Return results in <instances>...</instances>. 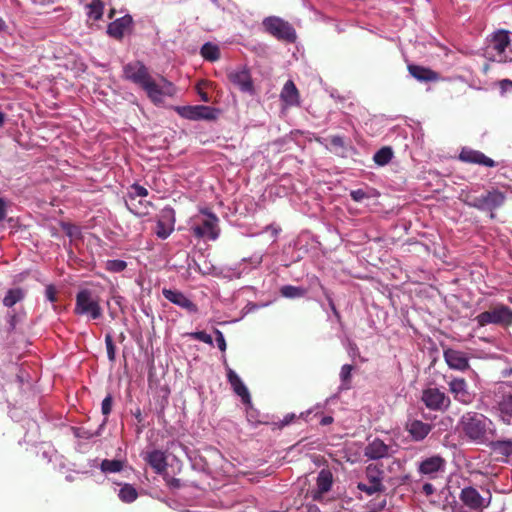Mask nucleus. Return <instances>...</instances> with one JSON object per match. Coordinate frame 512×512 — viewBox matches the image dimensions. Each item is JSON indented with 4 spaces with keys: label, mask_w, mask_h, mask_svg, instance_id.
<instances>
[{
    "label": "nucleus",
    "mask_w": 512,
    "mask_h": 512,
    "mask_svg": "<svg viewBox=\"0 0 512 512\" xmlns=\"http://www.w3.org/2000/svg\"><path fill=\"white\" fill-rule=\"evenodd\" d=\"M485 56L491 61L512 62V40L507 30L501 29L491 35Z\"/></svg>",
    "instance_id": "nucleus-1"
},
{
    "label": "nucleus",
    "mask_w": 512,
    "mask_h": 512,
    "mask_svg": "<svg viewBox=\"0 0 512 512\" xmlns=\"http://www.w3.org/2000/svg\"><path fill=\"white\" fill-rule=\"evenodd\" d=\"M464 434L473 441H485L491 431L492 422L477 412L465 413L460 421Z\"/></svg>",
    "instance_id": "nucleus-2"
},
{
    "label": "nucleus",
    "mask_w": 512,
    "mask_h": 512,
    "mask_svg": "<svg viewBox=\"0 0 512 512\" xmlns=\"http://www.w3.org/2000/svg\"><path fill=\"white\" fill-rule=\"evenodd\" d=\"M506 200V196L503 192L492 189L487 191L485 194L477 196L473 193H468L465 196L464 202L469 207L476 208L481 211H490V217L494 218V210L500 208Z\"/></svg>",
    "instance_id": "nucleus-3"
},
{
    "label": "nucleus",
    "mask_w": 512,
    "mask_h": 512,
    "mask_svg": "<svg viewBox=\"0 0 512 512\" xmlns=\"http://www.w3.org/2000/svg\"><path fill=\"white\" fill-rule=\"evenodd\" d=\"M201 213L205 218L194 220L190 228L192 234L198 239L216 240L220 233L218 217L207 209L201 210Z\"/></svg>",
    "instance_id": "nucleus-4"
},
{
    "label": "nucleus",
    "mask_w": 512,
    "mask_h": 512,
    "mask_svg": "<svg viewBox=\"0 0 512 512\" xmlns=\"http://www.w3.org/2000/svg\"><path fill=\"white\" fill-rule=\"evenodd\" d=\"M475 320L480 327L489 324L509 327L512 325V309L502 303H498L489 310L478 314Z\"/></svg>",
    "instance_id": "nucleus-5"
},
{
    "label": "nucleus",
    "mask_w": 512,
    "mask_h": 512,
    "mask_svg": "<svg viewBox=\"0 0 512 512\" xmlns=\"http://www.w3.org/2000/svg\"><path fill=\"white\" fill-rule=\"evenodd\" d=\"M74 313L76 315H87L91 319L102 317V308L99 298L93 295L89 289H82L76 294Z\"/></svg>",
    "instance_id": "nucleus-6"
},
{
    "label": "nucleus",
    "mask_w": 512,
    "mask_h": 512,
    "mask_svg": "<svg viewBox=\"0 0 512 512\" xmlns=\"http://www.w3.org/2000/svg\"><path fill=\"white\" fill-rule=\"evenodd\" d=\"M365 476L367 483L359 482L357 485V488L360 491L365 492L369 496L385 491V486L383 484L384 471L382 469V465L369 464L366 467Z\"/></svg>",
    "instance_id": "nucleus-7"
},
{
    "label": "nucleus",
    "mask_w": 512,
    "mask_h": 512,
    "mask_svg": "<svg viewBox=\"0 0 512 512\" xmlns=\"http://www.w3.org/2000/svg\"><path fill=\"white\" fill-rule=\"evenodd\" d=\"M265 31L281 41L295 42L297 36L290 23L279 17H267L263 21Z\"/></svg>",
    "instance_id": "nucleus-8"
},
{
    "label": "nucleus",
    "mask_w": 512,
    "mask_h": 512,
    "mask_svg": "<svg viewBox=\"0 0 512 512\" xmlns=\"http://www.w3.org/2000/svg\"><path fill=\"white\" fill-rule=\"evenodd\" d=\"M141 88L153 103H161L164 96L171 97L176 93L174 84L164 77H161L160 83H157L151 76Z\"/></svg>",
    "instance_id": "nucleus-9"
},
{
    "label": "nucleus",
    "mask_w": 512,
    "mask_h": 512,
    "mask_svg": "<svg viewBox=\"0 0 512 512\" xmlns=\"http://www.w3.org/2000/svg\"><path fill=\"white\" fill-rule=\"evenodd\" d=\"M177 113L189 120H215L217 118V110L204 105L195 106H179L176 107Z\"/></svg>",
    "instance_id": "nucleus-10"
},
{
    "label": "nucleus",
    "mask_w": 512,
    "mask_h": 512,
    "mask_svg": "<svg viewBox=\"0 0 512 512\" xmlns=\"http://www.w3.org/2000/svg\"><path fill=\"white\" fill-rule=\"evenodd\" d=\"M175 212L172 208H164L161 210L156 223L155 234L160 239H166L174 231Z\"/></svg>",
    "instance_id": "nucleus-11"
},
{
    "label": "nucleus",
    "mask_w": 512,
    "mask_h": 512,
    "mask_svg": "<svg viewBox=\"0 0 512 512\" xmlns=\"http://www.w3.org/2000/svg\"><path fill=\"white\" fill-rule=\"evenodd\" d=\"M422 401L430 410H442L450 404L449 398L438 388H428L422 393Z\"/></svg>",
    "instance_id": "nucleus-12"
},
{
    "label": "nucleus",
    "mask_w": 512,
    "mask_h": 512,
    "mask_svg": "<svg viewBox=\"0 0 512 512\" xmlns=\"http://www.w3.org/2000/svg\"><path fill=\"white\" fill-rule=\"evenodd\" d=\"M162 294L165 299L186 310L190 314H196L198 312V306L192 302L183 292L178 290H172L168 288L162 289Z\"/></svg>",
    "instance_id": "nucleus-13"
},
{
    "label": "nucleus",
    "mask_w": 512,
    "mask_h": 512,
    "mask_svg": "<svg viewBox=\"0 0 512 512\" xmlns=\"http://www.w3.org/2000/svg\"><path fill=\"white\" fill-rule=\"evenodd\" d=\"M229 81L237 86L242 92L253 94L254 85L249 70L245 67L233 70L228 73Z\"/></svg>",
    "instance_id": "nucleus-14"
},
{
    "label": "nucleus",
    "mask_w": 512,
    "mask_h": 512,
    "mask_svg": "<svg viewBox=\"0 0 512 512\" xmlns=\"http://www.w3.org/2000/svg\"><path fill=\"white\" fill-rule=\"evenodd\" d=\"M460 500L463 502L465 506L472 510H479L484 507H488L491 501V496L488 498V501L485 502V499L479 494V492L473 487H465L461 490Z\"/></svg>",
    "instance_id": "nucleus-15"
},
{
    "label": "nucleus",
    "mask_w": 512,
    "mask_h": 512,
    "mask_svg": "<svg viewBox=\"0 0 512 512\" xmlns=\"http://www.w3.org/2000/svg\"><path fill=\"white\" fill-rule=\"evenodd\" d=\"M443 357L451 369L465 371L470 367L469 359L466 353L462 351L446 348L443 351Z\"/></svg>",
    "instance_id": "nucleus-16"
},
{
    "label": "nucleus",
    "mask_w": 512,
    "mask_h": 512,
    "mask_svg": "<svg viewBox=\"0 0 512 512\" xmlns=\"http://www.w3.org/2000/svg\"><path fill=\"white\" fill-rule=\"evenodd\" d=\"M124 73L127 79L140 87L151 77L147 67L140 61L127 64Z\"/></svg>",
    "instance_id": "nucleus-17"
},
{
    "label": "nucleus",
    "mask_w": 512,
    "mask_h": 512,
    "mask_svg": "<svg viewBox=\"0 0 512 512\" xmlns=\"http://www.w3.org/2000/svg\"><path fill=\"white\" fill-rule=\"evenodd\" d=\"M499 415L502 421L507 424H512V384L507 383L506 388L501 392V398L498 401Z\"/></svg>",
    "instance_id": "nucleus-18"
},
{
    "label": "nucleus",
    "mask_w": 512,
    "mask_h": 512,
    "mask_svg": "<svg viewBox=\"0 0 512 512\" xmlns=\"http://www.w3.org/2000/svg\"><path fill=\"white\" fill-rule=\"evenodd\" d=\"M446 460L440 455H434L422 460L419 463L418 471L430 478H435L438 472L445 470Z\"/></svg>",
    "instance_id": "nucleus-19"
},
{
    "label": "nucleus",
    "mask_w": 512,
    "mask_h": 512,
    "mask_svg": "<svg viewBox=\"0 0 512 512\" xmlns=\"http://www.w3.org/2000/svg\"><path fill=\"white\" fill-rule=\"evenodd\" d=\"M224 364L227 371V380L231 385L234 393L241 398L244 404L250 405L251 396L247 387L242 382L241 378L236 374V372L233 369H231L226 362Z\"/></svg>",
    "instance_id": "nucleus-20"
},
{
    "label": "nucleus",
    "mask_w": 512,
    "mask_h": 512,
    "mask_svg": "<svg viewBox=\"0 0 512 512\" xmlns=\"http://www.w3.org/2000/svg\"><path fill=\"white\" fill-rule=\"evenodd\" d=\"M459 160L465 163L478 164L486 167H495L496 162L487 157L484 153L468 147L462 148L459 154Z\"/></svg>",
    "instance_id": "nucleus-21"
},
{
    "label": "nucleus",
    "mask_w": 512,
    "mask_h": 512,
    "mask_svg": "<svg viewBox=\"0 0 512 512\" xmlns=\"http://www.w3.org/2000/svg\"><path fill=\"white\" fill-rule=\"evenodd\" d=\"M133 26L131 15H125L111 22L107 27V33L116 40H122L125 33L129 32Z\"/></svg>",
    "instance_id": "nucleus-22"
},
{
    "label": "nucleus",
    "mask_w": 512,
    "mask_h": 512,
    "mask_svg": "<svg viewBox=\"0 0 512 512\" xmlns=\"http://www.w3.org/2000/svg\"><path fill=\"white\" fill-rule=\"evenodd\" d=\"M405 430L409 433L414 441L419 442L428 436L432 430V425L417 419H412L406 422Z\"/></svg>",
    "instance_id": "nucleus-23"
},
{
    "label": "nucleus",
    "mask_w": 512,
    "mask_h": 512,
    "mask_svg": "<svg viewBox=\"0 0 512 512\" xmlns=\"http://www.w3.org/2000/svg\"><path fill=\"white\" fill-rule=\"evenodd\" d=\"M391 447L385 444L381 439L375 438L369 442L364 449V456L372 459L379 460L390 455Z\"/></svg>",
    "instance_id": "nucleus-24"
},
{
    "label": "nucleus",
    "mask_w": 512,
    "mask_h": 512,
    "mask_svg": "<svg viewBox=\"0 0 512 512\" xmlns=\"http://www.w3.org/2000/svg\"><path fill=\"white\" fill-rule=\"evenodd\" d=\"M411 76L419 82H436L440 79L439 73L436 71L416 64H409L407 67Z\"/></svg>",
    "instance_id": "nucleus-25"
},
{
    "label": "nucleus",
    "mask_w": 512,
    "mask_h": 512,
    "mask_svg": "<svg viewBox=\"0 0 512 512\" xmlns=\"http://www.w3.org/2000/svg\"><path fill=\"white\" fill-rule=\"evenodd\" d=\"M280 99L286 106H298L300 104V94L292 80H288L280 93Z\"/></svg>",
    "instance_id": "nucleus-26"
},
{
    "label": "nucleus",
    "mask_w": 512,
    "mask_h": 512,
    "mask_svg": "<svg viewBox=\"0 0 512 512\" xmlns=\"http://www.w3.org/2000/svg\"><path fill=\"white\" fill-rule=\"evenodd\" d=\"M449 388L457 401L465 404L471 402V395L467 390V383L463 378H455L450 381Z\"/></svg>",
    "instance_id": "nucleus-27"
},
{
    "label": "nucleus",
    "mask_w": 512,
    "mask_h": 512,
    "mask_svg": "<svg viewBox=\"0 0 512 512\" xmlns=\"http://www.w3.org/2000/svg\"><path fill=\"white\" fill-rule=\"evenodd\" d=\"M145 460L157 474H163L167 470V456L161 450H153L147 453Z\"/></svg>",
    "instance_id": "nucleus-28"
},
{
    "label": "nucleus",
    "mask_w": 512,
    "mask_h": 512,
    "mask_svg": "<svg viewBox=\"0 0 512 512\" xmlns=\"http://www.w3.org/2000/svg\"><path fill=\"white\" fill-rule=\"evenodd\" d=\"M332 474L330 471L321 470L317 477V493L324 494L331 489L332 486Z\"/></svg>",
    "instance_id": "nucleus-29"
},
{
    "label": "nucleus",
    "mask_w": 512,
    "mask_h": 512,
    "mask_svg": "<svg viewBox=\"0 0 512 512\" xmlns=\"http://www.w3.org/2000/svg\"><path fill=\"white\" fill-rule=\"evenodd\" d=\"M492 451L503 457L512 455V440H498L490 443Z\"/></svg>",
    "instance_id": "nucleus-30"
},
{
    "label": "nucleus",
    "mask_w": 512,
    "mask_h": 512,
    "mask_svg": "<svg viewBox=\"0 0 512 512\" xmlns=\"http://www.w3.org/2000/svg\"><path fill=\"white\" fill-rule=\"evenodd\" d=\"M148 202L143 203L141 200L135 199L133 196H128L126 200L127 208L135 215L142 216L147 214Z\"/></svg>",
    "instance_id": "nucleus-31"
},
{
    "label": "nucleus",
    "mask_w": 512,
    "mask_h": 512,
    "mask_svg": "<svg viewBox=\"0 0 512 512\" xmlns=\"http://www.w3.org/2000/svg\"><path fill=\"white\" fill-rule=\"evenodd\" d=\"M200 54L205 60L214 62L220 58V49L217 45L207 42L201 47Z\"/></svg>",
    "instance_id": "nucleus-32"
},
{
    "label": "nucleus",
    "mask_w": 512,
    "mask_h": 512,
    "mask_svg": "<svg viewBox=\"0 0 512 512\" xmlns=\"http://www.w3.org/2000/svg\"><path fill=\"white\" fill-rule=\"evenodd\" d=\"M25 297V292L21 288H14L7 291L3 304L6 307H12L19 301L23 300Z\"/></svg>",
    "instance_id": "nucleus-33"
},
{
    "label": "nucleus",
    "mask_w": 512,
    "mask_h": 512,
    "mask_svg": "<svg viewBox=\"0 0 512 512\" xmlns=\"http://www.w3.org/2000/svg\"><path fill=\"white\" fill-rule=\"evenodd\" d=\"M393 157V151L391 147L385 146L379 149L373 156L374 162L379 166L388 164Z\"/></svg>",
    "instance_id": "nucleus-34"
},
{
    "label": "nucleus",
    "mask_w": 512,
    "mask_h": 512,
    "mask_svg": "<svg viewBox=\"0 0 512 512\" xmlns=\"http://www.w3.org/2000/svg\"><path fill=\"white\" fill-rule=\"evenodd\" d=\"M120 500L125 503H132L138 497L137 490L130 484H124L118 494Z\"/></svg>",
    "instance_id": "nucleus-35"
},
{
    "label": "nucleus",
    "mask_w": 512,
    "mask_h": 512,
    "mask_svg": "<svg viewBox=\"0 0 512 512\" xmlns=\"http://www.w3.org/2000/svg\"><path fill=\"white\" fill-rule=\"evenodd\" d=\"M87 15L94 21L100 20L103 15L104 5L101 0H92L87 6Z\"/></svg>",
    "instance_id": "nucleus-36"
},
{
    "label": "nucleus",
    "mask_w": 512,
    "mask_h": 512,
    "mask_svg": "<svg viewBox=\"0 0 512 512\" xmlns=\"http://www.w3.org/2000/svg\"><path fill=\"white\" fill-rule=\"evenodd\" d=\"M354 370V366L350 364H345L341 367L340 370V380H341V389L348 390L351 388V379H352V371Z\"/></svg>",
    "instance_id": "nucleus-37"
},
{
    "label": "nucleus",
    "mask_w": 512,
    "mask_h": 512,
    "mask_svg": "<svg viewBox=\"0 0 512 512\" xmlns=\"http://www.w3.org/2000/svg\"><path fill=\"white\" fill-rule=\"evenodd\" d=\"M280 293L285 298H300L306 294V290L302 287L285 285L281 287Z\"/></svg>",
    "instance_id": "nucleus-38"
},
{
    "label": "nucleus",
    "mask_w": 512,
    "mask_h": 512,
    "mask_svg": "<svg viewBox=\"0 0 512 512\" xmlns=\"http://www.w3.org/2000/svg\"><path fill=\"white\" fill-rule=\"evenodd\" d=\"M100 468H101L102 472H104V473L120 472L123 469V461L116 460V459H113V460L104 459L101 462Z\"/></svg>",
    "instance_id": "nucleus-39"
},
{
    "label": "nucleus",
    "mask_w": 512,
    "mask_h": 512,
    "mask_svg": "<svg viewBox=\"0 0 512 512\" xmlns=\"http://www.w3.org/2000/svg\"><path fill=\"white\" fill-rule=\"evenodd\" d=\"M127 268V262L124 260L114 259L105 262V269L111 273H120Z\"/></svg>",
    "instance_id": "nucleus-40"
},
{
    "label": "nucleus",
    "mask_w": 512,
    "mask_h": 512,
    "mask_svg": "<svg viewBox=\"0 0 512 512\" xmlns=\"http://www.w3.org/2000/svg\"><path fill=\"white\" fill-rule=\"evenodd\" d=\"M105 344L107 350V356L110 362H115L116 359V347L113 342V337L110 333L105 335Z\"/></svg>",
    "instance_id": "nucleus-41"
},
{
    "label": "nucleus",
    "mask_w": 512,
    "mask_h": 512,
    "mask_svg": "<svg viewBox=\"0 0 512 512\" xmlns=\"http://www.w3.org/2000/svg\"><path fill=\"white\" fill-rule=\"evenodd\" d=\"M112 405H113V397L111 394H108L102 401L101 404V412L105 416V419L103 421V424L107 422V417L112 411Z\"/></svg>",
    "instance_id": "nucleus-42"
},
{
    "label": "nucleus",
    "mask_w": 512,
    "mask_h": 512,
    "mask_svg": "<svg viewBox=\"0 0 512 512\" xmlns=\"http://www.w3.org/2000/svg\"><path fill=\"white\" fill-rule=\"evenodd\" d=\"M147 195L148 190L145 187L136 183L131 185L130 191L128 192V196H133L135 197V199H137V197H146Z\"/></svg>",
    "instance_id": "nucleus-43"
},
{
    "label": "nucleus",
    "mask_w": 512,
    "mask_h": 512,
    "mask_svg": "<svg viewBox=\"0 0 512 512\" xmlns=\"http://www.w3.org/2000/svg\"><path fill=\"white\" fill-rule=\"evenodd\" d=\"M190 337L195 340L209 344V345L213 344L212 337L209 334H207L205 331L192 332V333H190Z\"/></svg>",
    "instance_id": "nucleus-44"
},
{
    "label": "nucleus",
    "mask_w": 512,
    "mask_h": 512,
    "mask_svg": "<svg viewBox=\"0 0 512 512\" xmlns=\"http://www.w3.org/2000/svg\"><path fill=\"white\" fill-rule=\"evenodd\" d=\"M214 333H215V336H216V342H217L218 348L222 352H224L226 350L227 345H226V341H225L223 333L220 330H218V329H215Z\"/></svg>",
    "instance_id": "nucleus-45"
},
{
    "label": "nucleus",
    "mask_w": 512,
    "mask_h": 512,
    "mask_svg": "<svg viewBox=\"0 0 512 512\" xmlns=\"http://www.w3.org/2000/svg\"><path fill=\"white\" fill-rule=\"evenodd\" d=\"M350 196L356 202H361L368 198L367 193L363 189L352 190L350 192Z\"/></svg>",
    "instance_id": "nucleus-46"
},
{
    "label": "nucleus",
    "mask_w": 512,
    "mask_h": 512,
    "mask_svg": "<svg viewBox=\"0 0 512 512\" xmlns=\"http://www.w3.org/2000/svg\"><path fill=\"white\" fill-rule=\"evenodd\" d=\"M324 294H325V297H326V299L328 301V304H329V307H330L331 311L333 312V314L336 317V319L338 321H340L341 320V315H340L339 311L337 310L331 295L329 294L328 291H324Z\"/></svg>",
    "instance_id": "nucleus-47"
},
{
    "label": "nucleus",
    "mask_w": 512,
    "mask_h": 512,
    "mask_svg": "<svg viewBox=\"0 0 512 512\" xmlns=\"http://www.w3.org/2000/svg\"><path fill=\"white\" fill-rule=\"evenodd\" d=\"M45 295H46V298L50 302L57 301V292H56V289L54 288V286H52V285L47 286L46 290H45Z\"/></svg>",
    "instance_id": "nucleus-48"
},
{
    "label": "nucleus",
    "mask_w": 512,
    "mask_h": 512,
    "mask_svg": "<svg viewBox=\"0 0 512 512\" xmlns=\"http://www.w3.org/2000/svg\"><path fill=\"white\" fill-rule=\"evenodd\" d=\"M330 143L333 147L336 148H344L345 146L343 137L339 135L332 136L330 139Z\"/></svg>",
    "instance_id": "nucleus-49"
},
{
    "label": "nucleus",
    "mask_w": 512,
    "mask_h": 512,
    "mask_svg": "<svg viewBox=\"0 0 512 512\" xmlns=\"http://www.w3.org/2000/svg\"><path fill=\"white\" fill-rule=\"evenodd\" d=\"M7 214V202L4 198L0 197V222L6 218Z\"/></svg>",
    "instance_id": "nucleus-50"
},
{
    "label": "nucleus",
    "mask_w": 512,
    "mask_h": 512,
    "mask_svg": "<svg viewBox=\"0 0 512 512\" xmlns=\"http://www.w3.org/2000/svg\"><path fill=\"white\" fill-rule=\"evenodd\" d=\"M167 484L170 486V487H173V488H179L181 486V482H180V479L178 478H169L167 480Z\"/></svg>",
    "instance_id": "nucleus-51"
},
{
    "label": "nucleus",
    "mask_w": 512,
    "mask_h": 512,
    "mask_svg": "<svg viewBox=\"0 0 512 512\" xmlns=\"http://www.w3.org/2000/svg\"><path fill=\"white\" fill-rule=\"evenodd\" d=\"M200 85H201L200 83L197 85V89H198V94H199L201 100L203 102H209L210 98H209L208 94L206 92L202 91Z\"/></svg>",
    "instance_id": "nucleus-52"
},
{
    "label": "nucleus",
    "mask_w": 512,
    "mask_h": 512,
    "mask_svg": "<svg viewBox=\"0 0 512 512\" xmlns=\"http://www.w3.org/2000/svg\"><path fill=\"white\" fill-rule=\"evenodd\" d=\"M423 492L426 494V495H431L434 493V487L432 484L430 483H425L423 485Z\"/></svg>",
    "instance_id": "nucleus-53"
},
{
    "label": "nucleus",
    "mask_w": 512,
    "mask_h": 512,
    "mask_svg": "<svg viewBox=\"0 0 512 512\" xmlns=\"http://www.w3.org/2000/svg\"><path fill=\"white\" fill-rule=\"evenodd\" d=\"M295 414H288L282 420V426L290 424L295 419Z\"/></svg>",
    "instance_id": "nucleus-54"
},
{
    "label": "nucleus",
    "mask_w": 512,
    "mask_h": 512,
    "mask_svg": "<svg viewBox=\"0 0 512 512\" xmlns=\"http://www.w3.org/2000/svg\"><path fill=\"white\" fill-rule=\"evenodd\" d=\"M333 422V417L331 416H324L321 421H320V424L323 425V426H326V425H329Z\"/></svg>",
    "instance_id": "nucleus-55"
},
{
    "label": "nucleus",
    "mask_w": 512,
    "mask_h": 512,
    "mask_svg": "<svg viewBox=\"0 0 512 512\" xmlns=\"http://www.w3.org/2000/svg\"><path fill=\"white\" fill-rule=\"evenodd\" d=\"M32 1H33V3L38 4V5H42V6L55 2V0H32Z\"/></svg>",
    "instance_id": "nucleus-56"
},
{
    "label": "nucleus",
    "mask_w": 512,
    "mask_h": 512,
    "mask_svg": "<svg viewBox=\"0 0 512 512\" xmlns=\"http://www.w3.org/2000/svg\"><path fill=\"white\" fill-rule=\"evenodd\" d=\"M500 85L501 87L504 89L506 86H511L512 87V81L509 80V79H503L500 81Z\"/></svg>",
    "instance_id": "nucleus-57"
},
{
    "label": "nucleus",
    "mask_w": 512,
    "mask_h": 512,
    "mask_svg": "<svg viewBox=\"0 0 512 512\" xmlns=\"http://www.w3.org/2000/svg\"><path fill=\"white\" fill-rule=\"evenodd\" d=\"M6 29H7V25H6L5 21L2 18H0V33L6 31Z\"/></svg>",
    "instance_id": "nucleus-58"
},
{
    "label": "nucleus",
    "mask_w": 512,
    "mask_h": 512,
    "mask_svg": "<svg viewBox=\"0 0 512 512\" xmlns=\"http://www.w3.org/2000/svg\"><path fill=\"white\" fill-rule=\"evenodd\" d=\"M5 122V114L3 112H0V127L3 126Z\"/></svg>",
    "instance_id": "nucleus-59"
},
{
    "label": "nucleus",
    "mask_w": 512,
    "mask_h": 512,
    "mask_svg": "<svg viewBox=\"0 0 512 512\" xmlns=\"http://www.w3.org/2000/svg\"><path fill=\"white\" fill-rule=\"evenodd\" d=\"M135 417L139 420V422L141 421V412H140V410H138L137 413H135Z\"/></svg>",
    "instance_id": "nucleus-60"
},
{
    "label": "nucleus",
    "mask_w": 512,
    "mask_h": 512,
    "mask_svg": "<svg viewBox=\"0 0 512 512\" xmlns=\"http://www.w3.org/2000/svg\"><path fill=\"white\" fill-rule=\"evenodd\" d=\"M247 419H248V421H252L251 413L250 412H247Z\"/></svg>",
    "instance_id": "nucleus-61"
},
{
    "label": "nucleus",
    "mask_w": 512,
    "mask_h": 512,
    "mask_svg": "<svg viewBox=\"0 0 512 512\" xmlns=\"http://www.w3.org/2000/svg\"><path fill=\"white\" fill-rule=\"evenodd\" d=\"M120 339H124V334L123 333H121Z\"/></svg>",
    "instance_id": "nucleus-62"
}]
</instances>
